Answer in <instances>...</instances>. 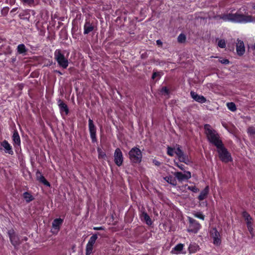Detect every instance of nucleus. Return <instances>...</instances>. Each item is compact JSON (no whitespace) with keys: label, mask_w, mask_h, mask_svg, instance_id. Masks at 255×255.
Wrapping results in <instances>:
<instances>
[{"label":"nucleus","mask_w":255,"mask_h":255,"mask_svg":"<svg viewBox=\"0 0 255 255\" xmlns=\"http://www.w3.org/2000/svg\"><path fill=\"white\" fill-rule=\"evenodd\" d=\"M218 148V152L219 153L220 159L224 162H228L232 160L231 154L228 152L227 150L223 146V144L219 147H217Z\"/></svg>","instance_id":"5"},{"label":"nucleus","mask_w":255,"mask_h":255,"mask_svg":"<svg viewBox=\"0 0 255 255\" xmlns=\"http://www.w3.org/2000/svg\"><path fill=\"white\" fill-rule=\"evenodd\" d=\"M192 214L195 217L199 218L202 220H204L205 219V216L201 212H194Z\"/></svg>","instance_id":"30"},{"label":"nucleus","mask_w":255,"mask_h":255,"mask_svg":"<svg viewBox=\"0 0 255 255\" xmlns=\"http://www.w3.org/2000/svg\"><path fill=\"white\" fill-rule=\"evenodd\" d=\"M190 95L191 97L197 102L204 103L206 102V99L203 96L199 95L193 91L190 92Z\"/></svg>","instance_id":"15"},{"label":"nucleus","mask_w":255,"mask_h":255,"mask_svg":"<svg viewBox=\"0 0 255 255\" xmlns=\"http://www.w3.org/2000/svg\"><path fill=\"white\" fill-rule=\"evenodd\" d=\"M89 128L90 133V136L93 142L97 141L96 138V128L92 120L89 119Z\"/></svg>","instance_id":"11"},{"label":"nucleus","mask_w":255,"mask_h":255,"mask_svg":"<svg viewBox=\"0 0 255 255\" xmlns=\"http://www.w3.org/2000/svg\"><path fill=\"white\" fill-rule=\"evenodd\" d=\"M1 145L5 149V152L9 154H13V151L11 148V146L8 143V142L4 140L1 143Z\"/></svg>","instance_id":"16"},{"label":"nucleus","mask_w":255,"mask_h":255,"mask_svg":"<svg viewBox=\"0 0 255 255\" xmlns=\"http://www.w3.org/2000/svg\"><path fill=\"white\" fill-rule=\"evenodd\" d=\"M164 179L170 184L174 186L176 185L175 179L171 176H166L164 178Z\"/></svg>","instance_id":"28"},{"label":"nucleus","mask_w":255,"mask_h":255,"mask_svg":"<svg viewBox=\"0 0 255 255\" xmlns=\"http://www.w3.org/2000/svg\"><path fill=\"white\" fill-rule=\"evenodd\" d=\"M141 219L144 220L148 225H151L152 223L150 217L145 212H143L142 213Z\"/></svg>","instance_id":"24"},{"label":"nucleus","mask_w":255,"mask_h":255,"mask_svg":"<svg viewBox=\"0 0 255 255\" xmlns=\"http://www.w3.org/2000/svg\"><path fill=\"white\" fill-rule=\"evenodd\" d=\"M97 238L98 237L97 235H93L92 237H91L87 244L94 246Z\"/></svg>","instance_id":"32"},{"label":"nucleus","mask_w":255,"mask_h":255,"mask_svg":"<svg viewBox=\"0 0 255 255\" xmlns=\"http://www.w3.org/2000/svg\"><path fill=\"white\" fill-rule=\"evenodd\" d=\"M205 133L209 141L216 147L222 145V142L220 139L219 135L217 132L212 128L209 125L204 126Z\"/></svg>","instance_id":"2"},{"label":"nucleus","mask_w":255,"mask_h":255,"mask_svg":"<svg viewBox=\"0 0 255 255\" xmlns=\"http://www.w3.org/2000/svg\"><path fill=\"white\" fill-rule=\"evenodd\" d=\"M174 149L175 154L177 155L179 160L181 162H184L186 164H188L189 162V160L188 157L183 153L180 146L179 145H176L174 147Z\"/></svg>","instance_id":"8"},{"label":"nucleus","mask_w":255,"mask_h":255,"mask_svg":"<svg viewBox=\"0 0 255 255\" xmlns=\"http://www.w3.org/2000/svg\"><path fill=\"white\" fill-rule=\"evenodd\" d=\"M161 93L163 95H168V90L167 89L166 87H163L161 90Z\"/></svg>","instance_id":"40"},{"label":"nucleus","mask_w":255,"mask_h":255,"mask_svg":"<svg viewBox=\"0 0 255 255\" xmlns=\"http://www.w3.org/2000/svg\"><path fill=\"white\" fill-rule=\"evenodd\" d=\"M218 46L221 48H225L226 47V42L224 40L221 39L218 42Z\"/></svg>","instance_id":"38"},{"label":"nucleus","mask_w":255,"mask_h":255,"mask_svg":"<svg viewBox=\"0 0 255 255\" xmlns=\"http://www.w3.org/2000/svg\"><path fill=\"white\" fill-rule=\"evenodd\" d=\"M188 188L190 190L195 193H196L199 191V190L195 186H189Z\"/></svg>","instance_id":"41"},{"label":"nucleus","mask_w":255,"mask_h":255,"mask_svg":"<svg viewBox=\"0 0 255 255\" xmlns=\"http://www.w3.org/2000/svg\"><path fill=\"white\" fill-rule=\"evenodd\" d=\"M5 3L10 5H13L15 2V0H5Z\"/></svg>","instance_id":"42"},{"label":"nucleus","mask_w":255,"mask_h":255,"mask_svg":"<svg viewBox=\"0 0 255 255\" xmlns=\"http://www.w3.org/2000/svg\"><path fill=\"white\" fill-rule=\"evenodd\" d=\"M174 175L179 181L188 180L191 177V174L189 171H184V173L176 172L174 173Z\"/></svg>","instance_id":"12"},{"label":"nucleus","mask_w":255,"mask_h":255,"mask_svg":"<svg viewBox=\"0 0 255 255\" xmlns=\"http://www.w3.org/2000/svg\"><path fill=\"white\" fill-rule=\"evenodd\" d=\"M23 3L26 4L29 6H31L34 4V0H23Z\"/></svg>","instance_id":"39"},{"label":"nucleus","mask_w":255,"mask_h":255,"mask_svg":"<svg viewBox=\"0 0 255 255\" xmlns=\"http://www.w3.org/2000/svg\"><path fill=\"white\" fill-rule=\"evenodd\" d=\"M9 7H4L2 8V9L1 10V13L2 15L5 16L8 13V12L9 11Z\"/></svg>","instance_id":"37"},{"label":"nucleus","mask_w":255,"mask_h":255,"mask_svg":"<svg viewBox=\"0 0 255 255\" xmlns=\"http://www.w3.org/2000/svg\"><path fill=\"white\" fill-rule=\"evenodd\" d=\"M210 233L211 237L213 239V244L216 246L220 245L221 241L220 233L217 230L216 228H212L211 229Z\"/></svg>","instance_id":"9"},{"label":"nucleus","mask_w":255,"mask_h":255,"mask_svg":"<svg viewBox=\"0 0 255 255\" xmlns=\"http://www.w3.org/2000/svg\"><path fill=\"white\" fill-rule=\"evenodd\" d=\"M188 249L190 253H194L199 250V247L196 244H192L189 245Z\"/></svg>","instance_id":"25"},{"label":"nucleus","mask_w":255,"mask_h":255,"mask_svg":"<svg viewBox=\"0 0 255 255\" xmlns=\"http://www.w3.org/2000/svg\"><path fill=\"white\" fill-rule=\"evenodd\" d=\"M94 229L95 230H104V228L103 227H94Z\"/></svg>","instance_id":"47"},{"label":"nucleus","mask_w":255,"mask_h":255,"mask_svg":"<svg viewBox=\"0 0 255 255\" xmlns=\"http://www.w3.org/2000/svg\"><path fill=\"white\" fill-rule=\"evenodd\" d=\"M227 106L228 108L232 112H235L237 110L236 105L233 102L228 103Z\"/></svg>","instance_id":"31"},{"label":"nucleus","mask_w":255,"mask_h":255,"mask_svg":"<svg viewBox=\"0 0 255 255\" xmlns=\"http://www.w3.org/2000/svg\"><path fill=\"white\" fill-rule=\"evenodd\" d=\"M220 18L224 21H230L233 23H248L253 21L250 15H246L239 12L228 13L220 16Z\"/></svg>","instance_id":"1"},{"label":"nucleus","mask_w":255,"mask_h":255,"mask_svg":"<svg viewBox=\"0 0 255 255\" xmlns=\"http://www.w3.org/2000/svg\"><path fill=\"white\" fill-rule=\"evenodd\" d=\"M12 140L14 144L17 145H19L20 144V136L18 134V132L16 130H14L12 136Z\"/></svg>","instance_id":"21"},{"label":"nucleus","mask_w":255,"mask_h":255,"mask_svg":"<svg viewBox=\"0 0 255 255\" xmlns=\"http://www.w3.org/2000/svg\"><path fill=\"white\" fill-rule=\"evenodd\" d=\"M58 103L60 111L61 112H65L66 115H67L69 112V110L67 105L61 100L58 101Z\"/></svg>","instance_id":"17"},{"label":"nucleus","mask_w":255,"mask_h":255,"mask_svg":"<svg viewBox=\"0 0 255 255\" xmlns=\"http://www.w3.org/2000/svg\"><path fill=\"white\" fill-rule=\"evenodd\" d=\"M84 33L86 34L91 32L94 29V27L90 22L87 21L84 25Z\"/></svg>","instance_id":"20"},{"label":"nucleus","mask_w":255,"mask_h":255,"mask_svg":"<svg viewBox=\"0 0 255 255\" xmlns=\"http://www.w3.org/2000/svg\"><path fill=\"white\" fill-rule=\"evenodd\" d=\"M17 52L19 54H25L27 51V49L25 45L23 44H19L17 46Z\"/></svg>","instance_id":"26"},{"label":"nucleus","mask_w":255,"mask_h":255,"mask_svg":"<svg viewBox=\"0 0 255 255\" xmlns=\"http://www.w3.org/2000/svg\"><path fill=\"white\" fill-rule=\"evenodd\" d=\"M93 246L87 244L86 249V255H90L93 251Z\"/></svg>","instance_id":"33"},{"label":"nucleus","mask_w":255,"mask_h":255,"mask_svg":"<svg viewBox=\"0 0 255 255\" xmlns=\"http://www.w3.org/2000/svg\"><path fill=\"white\" fill-rule=\"evenodd\" d=\"M175 165L179 168L181 170H183L184 169V166L183 164H179L178 163H175Z\"/></svg>","instance_id":"44"},{"label":"nucleus","mask_w":255,"mask_h":255,"mask_svg":"<svg viewBox=\"0 0 255 255\" xmlns=\"http://www.w3.org/2000/svg\"><path fill=\"white\" fill-rule=\"evenodd\" d=\"M36 177L37 179L45 185L50 186V183L45 179L44 177L39 172H36Z\"/></svg>","instance_id":"19"},{"label":"nucleus","mask_w":255,"mask_h":255,"mask_svg":"<svg viewBox=\"0 0 255 255\" xmlns=\"http://www.w3.org/2000/svg\"><path fill=\"white\" fill-rule=\"evenodd\" d=\"M8 234L11 244L14 246H16L20 244L18 237L15 234L13 230H10L8 231Z\"/></svg>","instance_id":"13"},{"label":"nucleus","mask_w":255,"mask_h":255,"mask_svg":"<svg viewBox=\"0 0 255 255\" xmlns=\"http://www.w3.org/2000/svg\"><path fill=\"white\" fill-rule=\"evenodd\" d=\"M236 44V50L239 55H242L245 51V45L243 41L241 40H238Z\"/></svg>","instance_id":"14"},{"label":"nucleus","mask_w":255,"mask_h":255,"mask_svg":"<svg viewBox=\"0 0 255 255\" xmlns=\"http://www.w3.org/2000/svg\"><path fill=\"white\" fill-rule=\"evenodd\" d=\"M54 58L57 61L59 65L64 69H66L68 66V61L65 57L64 54L61 53L59 49H57L54 52Z\"/></svg>","instance_id":"4"},{"label":"nucleus","mask_w":255,"mask_h":255,"mask_svg":"<svg viewBox=\"0 0 255 255\" xmlns=\"http://www.w3.org/2000/svg\"><path fill=\"white\" fill-rule=\"evenodd\" d=\"M168 155H169L170 156H173L174 154H175V149L174 148H171L170 147H167V152Z\"/></svg>","instance_id":"35"},{"label":"nucleus","mask_w":255,"mask_h":255,"mask_svg":"<svg viewBox=\"0 0 255 255\" xmlns=\"http://www.w3.org/2000/svg\"><path fill=\"white\" fill-rule=\"evenodd\" d=\"M183 244H178L174 247L171 251V253L173 254H178L180 253L183 248Z\"/></svg>","instance_id":"22"},{"label":"nucleus","mask_w":255,"mask_h":255,"mask_svg":"<svg viewBox=\"0 0 255 255\" xmlns=\"http://www.w3.org/2000/svg\"><path fill=\"white\" fill-rule=\"evenodd\" d=\"M209 191V186H206L205 189L202 191L198 196V199L199 200L202 201L204 200L208 195Z\"/></svg>","instance_id":"23"},{"label":"nucleus","mask_w":255,"mask_h":255,"mask_svg":"<svg viewBox=\"0 0 255 255\" xmlns=\"http://www.w3.org/2000/svg\"><path fill=\"white\" fill-rule=\"evenodd\" d=\"M130 161L133 163H139L141 161L142 155L140 150L136 147L132 148L128 152Z\"/></svg>","instance_id":"3"},{"label":"nucleus","mask_w":255,"mask_h":255,"mask_svg":"<svg viewBox=\"0 0 255 255\" xmlns=\"http://www.w3.org/2000/svg\"><path fill=\"white\" fill-rule=\"evenodd\" d=\"M188 220L189 223L187 232L196 234L201 228V225L195 219L191 217H188Z\"/></svg>","instance_id":"6"},{"label":"nucleus","mask_w":255,"mask_h":255,"mask_svg":"<svg viewBox=\"0 0 255 255\" xmlns=\"http://www.w3.org/2000/svg\"><path fill=\"white\" fill-rule=\"evenodd\" d=\"M186 38V36L184 34L181 33L178 36L177 39L179 42L183 43L185 41Z\"/></svg>","instance_id":"34"},{"label":"nucleus","mask_w":255,"mask_h":255,"mask_svg":"<svg viewBox=\"0 0 255 255\" xmlns=\"http://www.w3.org/2000/svg\"><path fill=\"white\" fill-rule=\"evenodd\" d=\"M18 8L17 7H15V8H13L11 9V10L10 11V13H14L17 10Z\"/></svg>","instance_id":"48"},{"label":"nucleus","mask_w":255,"mask_h":255,"mask_svg":"<svg viewBox=\"0 0 255 255\" xmlns=\"http://www.w3.org/2000/svg\"><path fill=\"white\" fill-rule=\"evenodd\" d=\"M114 161L117 165H122L123 162V155L121 149L117 148L114 152Z\"/></svg>","instance_id":"10"},{"label":"nucleus","mask_w":255,"mask_h":255,"mask_svg":"<svg viewBox=\"0 0 255 255\" xmlns=\"http://www.w3.org/2000/svg\"><path fill=\"white\" fill-rule=\"evenodd\" d=\"M159 74L157 72H154L152 74V78L153 79H154V78H155V77H156L157 76H159Z\"/></svg>","instance_id":"45"},{"label":"nucleus","mask_w":255,"mask_h":255,"mask_svg":"<svg viewBox=\"0 0 255 255\" xmlns=\"http://www.w3.org/2000/svg\"><path fill=\"white\" fill-rule=\"evenodd\" d=\"M248 132L251 136H255V128L253 127L249 128L248 129Z\"/></svg>","instance_id":"36"},{"label":"nucleus","mask_w":255,"mask_h":255,"mask_svg":"<svg viewBox=\"0 0 255 255\" xmlns=\"http://www.w3.org/2000/svg\"><path fill=\"white\" fill-rule=\"evenodd\" d=\"M220 62L224 64H228L229 63V61L226 59L221 60H220Z\"/></svg>","instance_id":"43"},{"label":"nucleus","mask_w":255,"mask_h":255,"mask_svg":"<svg viewBox=\"0 0 255 255\" xmlns=\"http://www.w3.org/2000/svg\"><path fill=\"white\" fill-rule=\"evenodd\" d=\"M153 163L154 164V165H155L156 166H159L160 165V162H159L158 161H157L156 160H153Z\"/></svg>","instance_id":"46"},{"label":"nucleus","mask_w":255,"mask_h":255,"mask_svg":"<svg viewBox=\"0 0 255 255\" xmlns=\"http://www.w3.org/2000/svg\"><path fill=\"white\" fill-rule=\"evenodd\" d=\"M97 151L98 152V158L105 160L107 157V155L105 152H104L101 148L98 147L97 149Z\"/></svg>","instance_id":"29"},{"label":"nucleus","mask_w":255,"mask_h":255,"mask_svg":"<svg viewBox=\"0 0 255 255\" xmlns=\"http://www.w3.org/2000/svg\"><path fill=\"white\" fill-rule=\"evenodd\" d=\"M242 215L246 222L247 228L250 233L252 236V237H253L254 236V228L253 227V219L246 211L243 212Z\"/></svg>","instance_id":"7"},{"label":"nucleus","mask_w":255,"mask_h":255,"mask_svg":"<svg viewBox=\"0 0 255 255\" xmlns=\"http://www.w3.org/2000/svg\"><path fill=\"white\" fill-rule=\"evenodd\" d=\"M156 43H157V45H162V42H161V40H157L156 41Z\"/></svg>","instance_id":"49"},{"label":"nucleus","mask_w":255,"mask_h":255,"mask_svg":"<svg viewBox=\"0 0 255 255\" xmlns=\"http://www.w3.org/2000/svg\"><path fill=\"white\" fill-rule=\"evenodd\" d=\"M62 222L63 220L60 218L56 219L53 221L52 223V227L54 230H56L55 232L57 233L58 232L60 226L62 224Z\"/></svg>","instance_id":"18"},{"label":"nucleus","mask_w":255,"mask_h":255,"mask_svg":"<svg viewBox=\"0 0 255 255\" xmlns=\"http://www.w3.org/2000/svg\"><path fill=\"white\" fill-rule=\"evenodd\" d=\"M23 196L26 202H30L34 199L33 197L31 194L27 192H24L23 194Z\"/></svg>","instance_id":"27"}]
</instances>
